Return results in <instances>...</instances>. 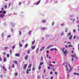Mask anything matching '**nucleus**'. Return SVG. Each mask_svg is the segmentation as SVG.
I'll use <instances>...</instances> for the list:
<instances>
[{
  "label": "nucleus",
  "mask_w": 79,
  "mask_h": 79,
  "mask_svg": "<svg viewBox=\"0 0 79 79\" xmlns=\"http://www.w3.org/2000/svg\"><path fill=\"white\" fill-rule=\"evenodd\" d=\"M15 56L17 57H19L20 56V54L19 53H16L15 54Z\"/></svg>",
  "instance_id": "obj_1"
},
{
  "label": "nucleus",
  "mask_w": 79,
  "mask_h": 79,
  "mask_svg": "<svg viewBox=\"0 0 79 79\" xmlns=\"http://www.w3.org/2000/svg\"><path fill=\"white\" fill-rule=\"evenodd\" d=\"M53 45H51L49 46L46 49L48 50V49H49V48H50V47H53Z\"/></svg>",
  "instance_id": "obj_2"
},
{
  "label": "nucleus",
  "mask_w": 79,
  "mask_h": 79,
  "mask_svg": "<svg viewBox=\"0 0 79 79\" xmlns=\"http://www.w3.org/2000/svg\"><path fill=\"white\" fill-rule=\"evenodd\" d=\"M27 64H24V66H23V69H26V67H27Z\"/></svg>",
  "instance_id": "obj_3"
},
{
  "label": "nucleus",
  "mask_w": 79,
  "mask_h": 79,
  "mask_svg": "<svg viewBox=\"0 0 79 79\" xmlns=\"http://www.w3.org/2000/svg\"><path fill=\"white\" fill-rule=\"evenodd\" d=\"M28 57H29V56L28 55H27L25 56V60H28Z\"/></svg>",
  "instance_id": "obj_4"
},
{
  "label": "nucleus",
  "mask_w": 79,
  "mask_h": 79,
  "mask_svg": "<svg viewBox=\"0 0 79 79\" xmlns=\"http://www.w3.org/2000/svg\"><path fill=\"white\" fill-rule=\"evenodd\" d=\"M64 53L65 56H66V53H67V50H65L64 52Z\"/></svg>",
  "instance_id": "obj_5"
},
{
  "label": "nucleus",
  "mask_w": 79,
  "mask_h": 79,
  "mask_svg": "<svg viewBox=\"0 0 79 79\" xmlns=\"http://www.w3.org/2000/svg\"><path fill=\"white\" fill-rule=\"evenodd\" d=\"M66 64L67 65V66H66V68L67 71H69V69H68V67L67 66H68V63L67 62H66Z\"/></svg>",
  "instance_id": "obj_6"
},
{
  "label": "nucleus",
  "mask_w": 79,
  "mask_h": 79,
  "mask_svg": "<svg viewBox=\"0 0 79 79\" xmlns=\"http://www.w3.org/2000/svg\"><path fill=\"white\" fill-rule=\"evenodd\" d=\"M5 16V15L4 14H2L0 15V17L1 18H3V17H4Z\"/></svg>",
  "instance_id": "obj_7"
},
{
  "label": "nucleus",
  "mask_w": 79,
  "mask_h": 79,
  "mask_svg": "<svg viewBox=\"0 0 79 79\" xmlns=\"http://www.w3.org/2000/svg\"><path fill=\"white\" fill-rule=\"evenodd\" d=\"M42 21L43 23H46V20L45 19H43Z\"/></svg>",
  "instance_id": "obj_8"
},
{
  "label": "nucleus",
  "mask_w": 79,
  "mask_h": 79,
  "mask_svg": "<svg viewBox=\"0 0 79 79\" xmlns=\"http://www.w3.org/2000/svg\"><path fill=\"white\" fill-rule=\"evenodd\" d=\"M74 75H77V76H79V73H74Z\"/></svg>",
  "instance_id": "obj_9"
},
{
  "label": "nucleus",
  "mask_w": 79,
  "mask_h": 79,
  "mask_svg": "<svg viewBox=\"0 0 79 79\" xmlns=\"http://www.w3.org/2000/svg\"><path fill=\"white\" fill-rule=\"evenodd\" d=\"M73 69V68H70V70H69V72H68V73H70V72H71V70H72Z\"/></svg>",
  "instance_id": "obj_10"
},
{
  "label": "nucleus",
  "mask_w": 79,
  "mask_h": 79,
  "mask_svg": "<svg viewBox=\"0 0 79 79\" xmlns=\"http://www.w3.org/2000/svg\"><path fill=\"white\" fill-rule=\"evenodd\" d=\"M13 62L14 63H15V64H18V61H17L14 60L13 61Z\"/></svg>",
  "instance_id": "obj_11"
},
{
  "label": "nucleus",
  "mask_w": 79,
  "mask_h": 79,
  "mask_svg": "<svg viewBox=\"0 0 79 79\" xmlns=\"http://www.w3.org/2000/svg\"><path fill=\"white\" fill-rule=\"evenodd\" d=\"M35 46H31V48L32 49V50H34V49H35Z\"/></svg>",
  "instance_id": "obj_12"
},
{
  "label": "nucleus",
  "mask_w": 79,
  "mask_h": 79,
  "mask_svg": "<svg viewBox=\"0 0 79 79\" xmlns=\"http://www.w3.org/2000/svg\"><path fill=\"white\" fill-rule=\"evenodd\" d=\"M3 69L5 71H7V70H6V69L5 67H3Z\"/></svg>",
  "instance_id": "obj_13"
},
{
  "label": "nucleus",
  "mask_w": 79,
  "mask_h": 79,
  "mask_svg": "<svg viewBox=\"0 0 79 79\" xmlns=\"http://www.w3.org/2000/svg\"><path fill=\"white\" fill-rule=\"evenodd\" d=\"M36 52L37 54H38V53H39V48H37L36 50Z\"/></svg>",
  "instance_id": "obj_14"
},
{
  "label": "nucleus",
  "mask_w": 79,
  "mask_h": 79,
  "mask_svg": "<svg viewBox=\"0 0 79 79\" xmlns=\"http://www.w3.org/2000/svg\"><path fill=\"white\" fill-rule=\"evenodd\" d=\"M72 37H73V35H71L69 37V40H71L72 39Z\"/></svg>",
  "instance_id": "obj_15"
},
{
  "label": "nucleus",
  "mask_w": 79,
  "mask_h": 79,
  "mask_svg": "<svg viewBox=\"0 0 79 79\" xmlns=\"http://www.w3.org/2000/svg\"><path fill=\"white\" fill-rule=\"evenodd\" d=\"M27 46H28V44L27 43L25 45V48H27Z\"/></svg>",
  "instance_id": "obj_16"
},
{
  "label": "nucleus",
  "mask_w": 79,
  "mask_h": 79,
  "mask_svg": "<svg viewBox=\"0 0 79 79\" xmlns=\"http://www.w3.org/2000/svg\"><path fill=\"white\" fill-rule=\"evenodd\" d=\"M3 61L4 62H6V58L5 57Z\"/></svg>",
  "instance_id": "obj_17"
},
{
  "label": "nucleus",
  "mask_w": 79,
  "mask_h": 79,
  "mask_svg": "<svg viewBox=\"0 0 79 79\" xmlns=\"http://www.w3.org/2000/svg\"><path fill=\"white\" fill-rule=\"evenodd\" d=\"M40 3V0L39 1L37 2V3H36V5H39V4Z\"/></svg>",
  "instance_id": "obj_18"
},
{
  "label": "nucleus",
  "mask_w": 79,
  "mask_h": 79,
  "mask_svg": "<svg viewBox=\"0 0 79 79\" xmlns=\"http://www.w3.org/2000/svg\"><path fill=\"white\" fill-rule=\"evenodd\" d=\"M72 57H74V58H75L76 57V55H72L71 56Z\"/></svg>",
  "instance_id": "obj_19"
},
{
  "label": "nucleus",
  "mask_w": 79,
  "mask_h": 79,
  "mask_svg": "<svg viewBox=\"0 0 79 79\" xmlns=\"http://www.w3.org/2000/svg\"><path fill=\"white\" fill-rule=\"evenodd\" d=\"M31 66H32V64H30V65L28 66V68H30Z\"/></svg>",
  "instance_id": "obj_20"
},
{
  "label": "nucleus",
  "mask_w": 79,
  "mask_h": 79,
  "mask_svg": "<svg viewBox=\"0 0 79 79\" xmlns=\"http://www.w3.org/2000/svg\"><path fill=\"white\" fill-rule=\"evenodd\" d=\"M61 50H62V52H64V48H62Z\"/></svg>",
  "instance_id": "obj_21"
},
{
  "label": "nucleus",
  "mask_w": 79,
  "mask_h": 79,
  "mask_svg": "<svg viewBox=\"0 0 79 79\" xmlns=\"http://www.w3.org/2000/svg\"><path fill=\"white\" fill-rule=\"evenodd\" d=\"M27 74H29V69H27L26 71Z\"/></svg>",
  "instance_id": "obj_22"
},
{
  "label": "nucleus",
  "mask_w": 79,
  "mask_h": 79,
  "mask_svg": "<svg viewBox=\"0 0 79 79\" xmlns=\"http://www.w3.org/2000/svg\"><path fill=\"white\" fill-rule=\"evenodd\" d=\"M14 74H15V76H18V73H15Z\"/></svg>",
  "instance_id": "obj_23"
},
{
  "label": "nucleus",
  "mask_w": 79,
  "mask_h": 79,
  "mask_svg": "<svg viewBox=\"0 0 79 79\" xmlns=\"http://www.w3.org/2000/svg\"><path fill=\"white\" fill-rule=\"evenodd\" d=\"M34 43H35V40H34V41L32 42V45H34Z\"/></svg>",
  "instance_id": "obj_24"
},
{
  "label": "nucleus",
  "mask_w": 79,
  "mask_h": 79,
  "mask_svg": "<svg viewBox=\"0 0 79 79\" xmlns=\"http://www.w3.org/2000/svg\"><path fill=\"white\" fill-rule=\"evenodd\" d=\"M7 38H10V37H11V35H7Z\"/></svg>",
  "instance_id": "obj_25"
},
{
  "label": "nucleus",
  "mask_w": 79,
  "mask_h": 79,
  "mask_svg": "<svg viewBox=\"0 0 79 79\" xmlns=\"http://www.w3.org/2000/svg\"><path fill=\"white\" fill-rule=\"evenodd\" d=\"M46 28L45 27H44V28H41V30H44V29H45Z\"/></svg>",
  "instance_id": "obj_26"
},
{
  "label": "nucleus",
  "mask_w": 79,
  "mask_h": 79,
  "mask_svg": "<svg viewBox=\"0 0 79 79\" xmlns=\"http://www.w3.org/2000/svg\"><path fill=\"white\" fill-rule=\"evenodd\" d=\"M42 67V66H39V67H38V69L39 70H40V69Z\"/></svg>",
  "instance_id": "obj_27"
},
{
  "label": "nucleus",
  "mask_w": 79,
  "mask_h": 79,
  "mask_svg": "<svg viewBox=\"0 0 79 79\" xmlns=\"http://www.w3.org/2000/svg\"><path fill=\"white\" fill-rule=\"evenodd\" d=\"M10 56V54H7V58H9V57Z\"/></svg>",
  "instance_id": "obj_28"
},
{
  "label": "nucleus",
  "mask_w": 79,
  "mask_h": 79,
  "mask_svg": "<svg viewBox=\"0 0 79 79\" xmlns=\"http://www.w3.org/2000/svg\"><path fill=\"white\" fill-rule=\"evenodd\" d=\"M3 54L4 55H6V53L5 52H4L3 53Z\"/></svg>",
  "instance_id": "obj_29"
},
{
  "label": "nucleus",
  "mask_w": 79,
  "mask_h": 79,
  "mask_svg": "<svg viewBox=\"0 0 79 79\" xmlns=\"http://www.w3.org/2000/svg\"><path fill=\"white\" fill-rule=\"evenodd\" d=\"M3 14H6V12L5 11H3Z\"/></svg>",
  "instance_id": "obj_30"
},
{
  "label": "nucleus",
  "mask_w": 79,
  "mask_h": 79,
  "mask_svg": "<svg viewBox=\"0 0 79 79\" xmlns=\"http://www.w3.org/2000/svg\"><path fill=\"white\" fill-rule=\"evenodd\" d=\"M68 29V28L65 29V31L66 32H67Z\"/></svg>",
  "instance_id": "obj_31"
},
{
  "label": "nucleus",
  "mask_w": 79,
  "mask_h": 79,
  "mask_svg": "<svg viewBox=\"0 0 79 79\" xmlns=\"http://www.w3.org/2000/svg\"><path fill=\"white\" fill-rule=\"evenodd\" d=\"M19 35H21V31H19Z\"/></svg>",
  "instance_id": "obj_32"
},
{
  "label": "nucleus",
  "mask_w": 79,
  "mask_h": 79,
  "mask_svg": "<svg viewBox=\"0 0 79 79\" xmlns=\"http://www.w3.org/2000/svg\"><path fill=\"white\" fill-rule=\"evenodd\" d=\"M49 66H50L53 67V65H52V64H51V63L49 64Z\"/></svg>",
  "instance_id": "obj_33"
},
{
  "label": "nucleus",
  "mask_w": 79,
  "mask_h": 79,
  "mask_svg": "<svg viewBox=\"0 0 79 79\" xmlns=\"http://www.w3.org/2000/svg\"><path fill=\"white\" fill-rule=\"evenodd\" d=\"M46 52H47V54H48V53H49V51H48V50H47V51H46Z\"/></svg>",
  "instance_id": "obj_34"
},
{
  "label": "nucleus",
  "mask_w": 79,
  "mask_h": 79,
  "mask_svg": "<svg viewBox=\"0 0 79 79\" xmlns=\"http://www.w3.org/2000/svg\"><path fill=\"white\" fill-rule=\"evenodd\" d=\"M46 72V69H44V73H45Z\"/></svg>",
  "instance_id": "obj_35"
},
{
  "label": "nucleus",
  "mask_w": 79,
  "mask_h": 79,
  "mask_svg": "<svg viewBox=\"0 0 79 79\" xmlns=\"http://www.w3.org/2000/svg\"><path fill=\"white\" fill-rule=\"evenodd\" d=\"M10 54H11L12 53V51H11V50H10Z\"/></svg>",
  "instance_id": "obj_36"
},
{
  "label": "nucleus",
  "mask_w": 79,
  "mask_h": 79,
  "mask_svg": "<svg viewBox=\"0 0 79 79\" xmlns=\"http://www.w3.org/2000/svg\"><path fill=\"white\" fill-rule=\"evenodd\" d=\"M31 31H29V33H28V34H29V35H31Z\"/></svg>",
  "instance_id": "obj_37"
},
{
  "label": "nucleus",
  "mask_w": 79,
  "mask_h": 79,
  "mask_svg": "<svg viewBox=\"0 0 79 79\" xmlns=\"http://www.w3.org/2000/svg\"><path fill=\"white\" fill-rule=\"evenodd\" d=\"M19 45L20 47H22V44H20V43H19Z\"/></svg>",
  "instance_id": "obj_38"
},
{
  "label": "nucleus",
  "mask_w": 79,
  "mask_h": 79,
  "mask_svg": "<svg viewBox=\"0 0 79 79\" xmlns=\"http://www.w3.org/2000/svg\"><path fill=\"white\" fill-rule=\"evenodd\" d=\"M71 35V33H69L68 34V35Z\"/></svg>",
  "instance_id": "obj_39"
},
{
  "label": "nucleus",
  "mask_w": 79,
  "mask_h": 79,
  "mask_svg": "<svg viewBox=\"0 0 79 79\" xmlns=\"http://www.w3.org/2000/svg\"><path fill=\"white\" fill-rule=\"evenodd\" d=\"M69 47H72L73 46H72V45H69Z\"/></svg>",
  "instance_id": "obj_40"
},
{
  "label": "nucleus",
  "mask_w": 79,
  "mask_h": 79,
  "mask_svg": "<svg viewBox=\"0 0 79 79\" xmlns=\"http://www.w3.org/2000/svg\"><path fill=\"white\" fill-rule=\"evenodd\" d=\"M22 3L21 2H20L19 4V5H20L21 4H22Z\"/></svg>",
  "instance_id": "obj_41"
},
{
  "label": "nucleus",
  "mask_w": 79,
  "mask_h": 79,
  "mask_svg": "<svg viewBox=\"0 0 79 79\" xmlns=\"http://www.w3.org/2000/svg\"><path fill=\"white\" fill-rule=\"evenodd\" d=\"M4 48L6 49V50H7L8 48V47H4Z\"/></svg>",
  "instance_id": "obj_42"
},
{
  "label": "nucleus",
  "mask_w": 79,
  "mask_h": 79,
  "mask_svg": "<svg viewBox=\"0 0 79 79\" xmlns=\"http://www.w3.org/2000/svg\"><path fill=\"white\" fill-rule=\"evenodd\" d=\"M5 8H7V5H5Z\"/></svg>",
  "instance_id": "obj_43"
},
{
  "label": "nucleus",
  "mask_w": 79,
  "mask_h": 79,
  "mask_svg": "<svg viewBox=\"0 0 79 79\" xmlns=\"http://www.w3.org/2000/svg\"><path fill=\"white\" fill-rule=\"evenodd\" d=\"M15 48V46H14L12 47L13 49H14Z\"/></svg>",
  "instance_id": "obj_44"
},
{
  "label": "nucleus",
  "mask_w": 79,
  "mask_h": 79,
  "mask_svg": "<svg viewBox=\"0 0 79 79\" xmlns=\"http://www.w3.org/2000/svg\"><path fill=\"white\" fill-rule=\"evenodd\" d=\"M12 68H15V65H14V64H13L12 65Z\"/></svg>",
  "instance_id": "obj_45"
},
{
  "label": "nucleus",
  "mask_w": 79,
  "mask_h": 79,
  "mask_svg": "<svg viewBox=\"0 0 79 79\" xmlns=\"http://www.w3.org/2000/svg\"><path fill=\"white\" fill-rule=\"evenodd\" d=\"M55 74H56V75H57L58 74H57V72H55Z\"/></svg>",
  "instance_id": "obj_46"
},
{
  "label": "nucleus",
  "mask_w": 79,
  "mask_h": 79,
  "mask_svg": "<svg viewBox=\"0 0 79 79\" xmlns=\"http://www.w3.org/2000/svg\"><path fill=\"white\" fill-rule=\"evenodd\" d=\"M0 77L1 78H2V77H3V76H2V75H1L0 76Z\"/></svg>",
  "instance_id": "obj_47"
},
{
  "label": "nucleus",
  "mask_w": 79,
  "mask_h": 79,
  "mask_svg": "<svg viewBox=\"0 0 79 79\" xmlns=\"http://www.w3.org/2000/svg\"><path fill=\"white\" fill-rule=\"evenodd\" d=\"M43 64V62H41L40 63V65H42Z\"/></svg>",
  "instance_id": "obj_48"
},
{
  "label": "nucleus",
  "mask_w": 79,
  "mask_h": 79,
  "mask_svg": "<svg viewBox=\"0 0 79 79\" xmlns=\"http://www.w3.org/2000/svg\"><path fill=\"white\" fill-rule=\"evenodd\" d=\"M2 61V58L0 57V61Z\"/></svg>",
  "instance_id": "obj_49"
},
{
  "label": "nucleus",
  "mask_w": 79,
  "mask_h": 79,
  "mask_svg": "<svg viewBox=\"0 0 79 79\" xmlns=\"http://www.w3.org/2000/svg\"><path fill=\"white\" fill-rule=\"evenodd\" d=\"M53 50H54V49H53V48H52V49H51V51H53Z\"/></svg>",
  "instance_id": "obj_50"
},
{
  "label": "nucleus",
  "mask_w": 79,
  "mask_h": 79,
  "mask_svg": "<svg viewBox=\"0 0 79 79\" xmlns=\"http://www.w3.org/2000/svg\"><path fill=\"white\" fill-rule=\"evenodd\" d=\"M37 77V79H39V78H40V76H38Z\"/></svg>",
  "instance_id": "obj_51"
},
{
  "label": "nucleus",
  "mask_w": 79,
  "mask_h": 79,
  "mask_svg": "<svg viewBox=\"0 0 79 79\" xmlns=\"http://www.w3.org/2000/svg\"><path fill=\"white\" fill-rule=\"evenodd\" d=\"M29 53H30V51L29 50L28 51V54H29Z\"/></svg>",
  "instance_id": "obj_52"
},
{
  "label": "nucleus",
  "mask_w": 79,
  "mask_h": 79,
  "mask_svg": "<svg viewBox=\"0 0 79 79\" xmlns=\"http://www.w3.org/2000/svg\"><path fill=\"white\" fill-rule=\"evenodd\" d=\"M32 70H33V71H34V70H35V68H33L32 69Z\"/></svg>",
  "instance_id": "obj_53"
},
{
  "label": "nucleus",
  "mask_w": 79,
  "mask_h": 79,
  "mask_svg": "<svg viewBox=\"0 0 79 79\" xmlns=\"http://www.w3.org/2000/svg\"><path fill=\"white\" fill-rule=\"evenodd\" d=\"M76 38V36L74 35L73 37V39H75Z\"/></svg>",
  "instance_id": "obj_54"
},
{
  "label": "nucleus",
  "mask_w": 79,
  "mask_h": 79,
  "mask_svg": "<svg viewBox=\"0 0 79 79\" xmlns=\"http://www.w3.org/2000/svg\"><path fill=\"white\" fill-rule=\"evenodd\" d=\"M73 32H76V30H73Z\"/></svg>",
  "instance_id": "obj_55"
},
{
  "label": "nucleus",
  "mask_w": 79,
  "mask_h": 79,
  "mask_svg": "<svg viewBox=\"0 0 79 79\" xmlns=\"http://www.w3.org/2000/svg\"><path fill=\"white\" fill-rule=\"evenodd\" d=\"M54 23H55L54 22H53V23H52V26H53V25H54Z\"/></svg>",
  "instance_id": "obj_56"
},
{
  "label": "nucleus",
  "mask_w": 79,
  "mask_h": 79,
  "mask_svg": "<svg viewBox=\"0 0 79 79\" xmlns=\"http://www.w3.org/2000/svg\"><path fill=\"white\" fill-rule=\"evenodd\" d=\"M52 73H53V72H52V71H51L50 73V74H52Z\"/></svg>",
  "instance_id": "obj_57"
},
{
  "label": "nucleus",
  "mask_w": 79,
  "mask_h": 79,
  "mask_svg": "<svg viewBox=\"0 0 79 79\" xmlns=\"http://www.w3.org/2000/svg\"><path fill=\"white\" fill-rule=\"evenodd\" d=\"M2 35L3 37H4V33H2Z\"/></svg>",
  "instance_id": "obj_58"
},
{
  "label": "nucleus",
  "mask_w": 79,
  "mask_h": 79,
  "mask_svg": "<svg viewBox=\"0 0 79 79\" xmlns=\"http://www.w3.org/2000/svg\"><path fill=\"white\" fill-rule=\"evenodd\" d=\"M21 41L22 42H24V40H22Z\"/></svg>",
  "instance_id": "obj_59"
},
{
  "label": "nucleus",
  "mask_w": 79,
  "mask_h": 79,
  "mask_svg": "<svg viewBox=\"0 0 79 79\" xmlns=\"http://www.w3.org/2000/svg\"><path fill=\"white\" fill-rule=\"evenodd\" d=\"M48 69H50V66H48Z\"/></svg>",
  "instance_id": "obj_60"
},
{
  "label": "nucleus",
  "mask_w": 79,
  "mask_h": 79,
  "mask_svg": "<svg viewBox=\"0 0 79 79\" xmlns=\"http://www.w3.org/2000/svg\"><path fill=\"white\" fill-rule=\"evenodd\" d=\"M53 78V77H51V79H52Z\"/></svg>",
  "instance_id": "obj_61"
},
{
  "label": "nucleus",
  "mask_w": 79,
  "mask_h": 79,
  "mask_svg": "<svg viewBox=\"0 0 79 79\" xmlns=\"http://www.w3.org/2000/svg\"><path fill=\"white\" fill-rule=\"evenodd\" d=\"M63 25H64V24H63V23L61 24V26H63Z\"/></svg>",
  "instance_id": "obj_62"
},
{
  "label": "nucleus",
  "mask_w": 79,
  "mask_h": 79,
  "mask_svg": "<svg viewBox=\"0 0 79 79\" xmlns=\"http://www.w3.org/2000/svg\"><path fill=\"white\" fill-rule=\"evenodd\" d=\"M67 77H69V74H68V75Z\"/></svg>",
  "instance_id": "obj_63"
},
{
  "label": "nucleus",
  "mask_w": 79,
  "mask_h": 79,
  "mask_svg": "<svg viewBox=\"0 0 79 79\" xmlns=\"http://www.w3.org/2000/svg\"><path fill=\"white\" fill-rule=\"evenodd\" d=\"M65 48H68V45L65 46Z\"/></svg>",
  "instance_id": "obj_64"
}]
</instances>
